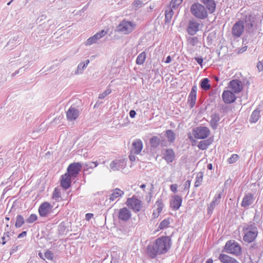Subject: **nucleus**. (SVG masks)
<instances>
[{"label": "nucleus", "instance_id": "nucleus-24", "mask_svg": "<svg viewBox=\"0 0 263 263\" xmlns=\"http://www.w3.org/2000/svg\"><path fill=\"white\" fill-rule=\"evenodd\" d=\"M254 202L253 195L251 193L246 194L243 197L241 205L245 208H248Z\"/></svg>", "mask_w": 263, "mask_h": 263}, {"label": "nucleus", "instance_id": "nucleus-1", "mask_svg": "<svg viewBox=\"0 0 263 263\" xmlns=\"http://www.w3.org/2000/svg\"><path fill=\"white\" fill-rule=\"evenodd\" d=\"M171 246V240L167 236L157 238L153 245H149L147 248V254L151 258H155L158 254L166 253Z\"/></svg>", "mask_w": 263, "mask_h": 263}, {"label": "nucleus", "instance_id": "nucleus-17", "mask_svg": "<svg viewBox=\"0 0 263 263\" xmlns=\"http://www.w3.org/2000/svg\"><path fill=\"white\" fill-rule=\"evenodd\" d=\"M223 101L227 104L233 103L236 100L234 92L230 90H224L222 94Z\"/></svg>", "mask_w": 263, "mask_h": 263}, {"label": "nucleus", "instance_id": "nucleus-48", "mask_svg": "<svg viewBox=\"0 0 263 263\" xmlns=\"http://www.w3.org/2000/svg\"><path fill=\"white\" fill-rule=\"evenodd\" d=\"M53 256V253L49 250H47L45 253V257L49 260H52Z\"/></svg>", "mask_w": 263, "mask_h": 263}, {"label": "nucleus", "instance_id": "nucleus-36", "mask_svg": "<svg viewBox=\"0 0 263 263\" xmlns=\"http://www.w3.org/2000/svg\"><path fill=\"white\" fill-rule=\"evenodd\" d=\"M89 63V60H87L84 62L80 63L77 67V71L76 72V74L82 73L83 70L86 68L88 64Z\"/></svg>", "mask_w": 263, "mask_h": 263}, {"label": "nucleus", "instance_id": "nucleus-18", "mask_svg": "<svg viewBox=\"0 0 263 263\" xmlns=\"http://www.w3.org/2000/svg\"><path fill=\"white\" fill-rule=\"evenodd\" d=\"M197 90V86L195 85L193 86L188 96L187 103L191 108H193L195 105L196 101Z\"/></svg>", "mask_w": 263, "mask_h": 263}, {"label": "nucleus", "instance_id": "nucleus-53", "mask_svg": "<svg viewBox=\"0 0 263 263\" xmlns=\"http://www.w3.org/2000/svg\"><path fill=\"white\" fill-rule=\"evenodd\" d=\"M177 184H173L170 185V190L173 193H176L177 191Z\"/></svg>", "mask_w": 263, "mask_h": 263}, {"label": "nucleus", "instance_id": "nucleus-40", "mask_svg": "<svg viewBox=\"0 0 263 263\" xmlns=\"http://www.w3.org/2000/svg\"><path fill=\"white\" fill-rule=\"evenodd\" d=\"M183 0H172L170 4L168 7H170L172 9L175 10L178 8L179 6L182 3Z\"/></svg>", "mask_w": 263, "mask_h": 263}, {"label": "nucleus", "instance_id": "nucleus-57", "mask_svg": "<svg viewBox=\"0 0 263 263\" xmlns=\"http://www.w3.org/2000/svg\"><path fill=\"white\" fill-rule=\"evenodd\" d=\"M85 166L88 168H93V163H92V162H89L85 164Z\"/></svg>", "mask_w": 263, "mask_h": 263}, {"label": "nucleus", "instance_id": "nucleus-26", "mask_svg": "<svg viewBox=\"0 0 263 263\" xmlns=\"http://www.w3.org/2000/svg\"><path fill=\"white\" fill-rule=\"evenodd\" d=\"M175 157L174 151L171 148L166 149L163 153V158L168 163L172 162Z\"/></svg>", "mask_w": 263, "mask_h": 263}, {"label": "nucleus", "instance_id": "nucleus-37", "mask_svg": "<svg viewBox=\"0 0 263 263\" xmlns=\"http://www.w3.org/2000/svg\"><path fill=\"white\" fill-rule=\"evenodd\" d=\"M146 59V53L143 51L140 53L137 57L136 62L137 65H142Z\"/></svg>", "mask_w": 263, "mask_h": 263}, {"label": "nucleus", "instance_id": "nucleus-56", "mask_svg": "<svg viewBox=\"0 0 263 263\" xmlns=\"http://www.w3.org/2000/svg\"><path fill=\"white\" fill-rule=\"evenodd\" d=\"M257 69L259 70V71H261L262 70H263V64H262V62H258V63L257 64Z\"/></svg>", "mask_w": 263, "mask_h": 263}, {"label": "nucleus", "instance_id": "nucleus-59", "mask_svg": "<svg viewBox=\"0 0 263 263\" xmlns=\"http://www.w3.org/2000/svg\"><path fill=\"white\" fill-rule=\"evenodd\" d=\"M26 235H27V232L26 231H23L18 235L17 237L18 238H23V237H25L26 236Z\"/></svg>", "mask_w": 263, "mask_h": 263}, {"label": "nucleus", "instance_id": "nucleus-47", "mask_svg": "<svg viewBox=\"0 0 263 263\" xmlns=\"http://www.w3.org/2000/svg\"><path fill=\"white\" fill-rule=\"evenodd\" d=\"M111 92V89L108 88L106 90L103 92L102 93H100L99 96V98L100 99H103L105 98L107 96L109 95Z\"/></svg>", "mask_w": 263, "mask_h": 263}, {"label": "nucleus", "instance_id": "nucleus-7", "mask_svg": "<svg viewBox=\"0 0 263 263\" xmlns=\"http://www.w3.org/2000/svg\"><path fill=\"white\" fill-rule=\"evenodd\" d=\"M126 204L129 209H132L135 213L140 212L142 207V201L135 196L128 198Z\"/></svg>", "mask_w": 263, "mask_h": 263}, {"label": "nucleus", "instance_id": "nucleus-41", "mask_svg": "<svg viewBox=\"0 0 263 263\" xmlns=\"http://www.w3.org/2000/svg\"><path fill=\"white\" fill-rule=\"evenodd\" d=\"M52 198L55 201L59 200V199L61 198V191L57 187L54 189L52 194Z\"/></svg>", "mask_w": 263, "mask_h": 263}, {"label": "nucleus", "instance_id": "nucleus-8", "mask_svg": "<svg viewBox=\"0 0 263 263\" xmlns=\"http://www.w3.org/2000/svg\"><path fill=\"white\" fill-rule=\"evenodd\" d=\"M201 27V24L199 21L192 18L189 21L186 31L189 35L193 36L199 31Z\"/></svg>", "mask_w": 263, "mask_h": 263}, {"label": "nucleus", "instance_id": "nucleus-61", "mask_svg": "<svg viewBox=\"0 0 263 263\" xmlns=\"http://www.w3.org/2000/svg\"><path fill=\"white\" fill-rule=\"evenodd\" d=\"M160 212L157 211H154L153 213V218H157L159 214H160Z\"/></svg>", "mask_w": 263, "mask_h": 263}, {"label": "nucleus", "instance_id": "nucleus-14", "mask_svg": "<svg viewBox=\"0 0 263 263\" xmlns=\"http://www.w3.org/2000/svg\"><path fill=\"white\" fill-rule=\"evenodd\" d=\"M126 166V163L124 159H116L113 160L109 165L111 171H116L124 168Z\"/></svg>", "mask_w": 263, "mask_h": 263}, {"label": "nucleus", "instance_id": "nucleus-15", "mask_svg": "<svg viewBox=\"0 0 263 263\" xmlns=\"http://www.w3.org/2000/svg\"><path fill=\"white\" fill-rule=\"evenodd\" d=\"M143 147V145L142 141L140 139H137L132 143L130 152L132 154L138 155L142 150Z\"/></svg>", "mask_w": 263, "mask_h": 263}, {"label": "nucleus", "instance_id": "nucleus-19", "mask_svg": "<svg viewBox=\"0 0 263 263\" xmlns=\"http://www.w3.org/2000/svg\"><path fill=\"white\" fill-rule=\"evenodd\" d=\"M80 111L78 109L71 106L66 112L67 120L72 121L75 120L79 116Z\"/></svg>", "mask_w": 263, "mask_h": 263}, {"label": "nucleus", "instance_id": "nucleus-16", "mask_svg": "<svg viewBox=\"0 0 263 263\" xmlns=\"http://www.w3.org/2000/svg\"><path fill=\"white\" fill-rule=\"evenodd\" d=\"M118 218L123 221H127L132 217L130 211L127 208H123L119 210L118 212Z\"/></svg>", "mask_w": 263, "mask_h": 263}, {"label": "nucleus", "instance_id": "nucleus-30", "mask_svg": "<svg viewBox=\"0 0 263 263\" xmlns=\"http://www.w3.org/2000/svg\"><path fill=\"white\" fill-rule=\"evenodd\" d=\"M220 118L218 114H214L211 116L210 125L212 129H216L218 126V123L220 121Z\"/></svg>", "mask_w": 263, "mask_h": 263}, {"label": "nucleus", "instance_id": "nucleus-45", "mask_svg": "<svg viewBox=\"0 0 263 263\" xmlns=\"http://www.w3.org/2000/svg\"><path fill=\"white\" fill-rule=\"evenodd\" d=\"M155 205L157 206L156 211L161 213L163 208V203L161 199H158L156 202Z\"/></svg>", "mask_w": 263, "mask_h": 263}, {"label": "nucleus", "instance_id": "nucleus-9", "mask_svg": "<svg viewBox=\"0 0 263 263\" xmlns=\"http://www.w3.org/2000/svg\"><path fill=\"white\" fill-rule=\"evenodd\" d=\"M210 132L207 127L200 126L194 129V135L197 139H205L209 136Z\"/></svg>", "mask_w": 263, "mask_h": 263}, {"label": "nucleus", "instance_id": "nucleus-62", "mask_svg": "<svg viewBox=\"0 0 263 263\" xmlns=\"http://www.w3.org/2000/svg\"><path fill=\"white\" fill-rule=\"evenodd\" d=\"M23 68H21L19 69L16 70L12 74V77L15 76L17 74L19 73L20 71L22 70Z\"/></svg>", "mask_w": 263, "mask_h": 263}, {"label": "nucleus", "instance_id": "nucleus-20", "mask_svg": "<svg viewBox=\"0 0 263 263\" xmlns=\"http://www.w3.org/2000/svg\"><path fill=\"white\" fill-rule=\"evenodd\" d=\"M182 199L181 197L176 195L172 197V199L170 201L171 208L175 211L178 210L181 205Z\"/></svg>", "mask_w": 263, "mask_h": 263}, {"label": "nucleus", "instance_id": "nucleus-43", "mask_svg": "<svg viewBox=\"0 0 263 263\" xmlns=\"http://www.w3.org/2000/svg\"><path fill=\"white\" fill-rule=\"evenodd\" d=\"M170 223V220L168 219H165L160 222L158 228L160 230L163 229L167 227Z\"/></svg>", "mask_w": 263, "mask_h": 263}, {"label": "nucleus", "instance_id": "nucleus-44", "mask_svg": "<svg viewBox=\"0 0 263 263\" xmlns=\"http://www.w3.org/2000/svg\"><path fill=\"white\" fill-rule=\"evenodd\" d=\"M37 219V216L35 214H31L29 217L26 219V221L28 223H32L35 221Z\"/></svg>", "mask_w": 263, "mask_h": 263}, {"label": "nucleus", "instance_id": "nucleus-54", "mask_svg": "<svg viewBox=\"0 0 263 263\" xmlns=\"http://www.w3.org/2000/svg\"><path fill=\"white\" fill-rule=\"evenodd\" d=\"M19 247H20L19 246H13L12 247V249H11V250L10 252V254H12L15 253L18 250Z\"/></svg>", "mask_w": 263, "mask_h": 263}, {"label": "nucleus", "instance_id": "nucleus-11", "mask_svg": "<svg viewBox=\"0 0 263 263\" xmlns=\"http://www.w3.org/2000/svg\"><path fill=\"white\" fill-rule=\"evenodd\" d=\"M82 168V164L80 162H74L70 164L67 168V174L70 176L76 177Z\"/></svg>", "mask_w": 263, "mask_h": 263}, {"label": "nucleus", "instance_id": "nucleus-58", "mask_svg": "<svg viewBox=\"0 0 263 263\" xmlns=\"http://www.w3.org/2000/svg\"><path fill=\"white\" fill-rule=\"evenodd\" d=\"M129 116L133 118L135 117L136 115V111L134 110H131L130 111H129Z\"/></svg>", "mask_w": 263, "mask_h": 263}, {"label": "nucleus", "instance_id": "nucleus-10", "mask_svg": "<svg viewBox=\"0 0 263 263\" xmlns=\"http://www.w3.org/2000/svg\"><path fill=\"white\" fill-rule=\"evenodd\" d=\"M245 28L244 22L243 21H239L237 22L233 26L232 33L234 37H240Z\"/></svg>", "mask_w": 263, "mask_h": 263}, {"label": "nucleus", "instance_id": "nucleus-6", "mask_svg": "<svg viewBox=\"0 0 263 263\" xmlns=\"http://www.w3.org/2000/svg\"><path fill=\"white\" fill-rule=\"evenodd\" d=\"M135 27L136 24L133 22L123 20L118 25L117 30L124 34H128L135 29Z\"/></svg>", "mask_w": 263, "mask_h": 263}, {"label": "nucleus", "instance_id": "nucleus-35", "mask_svg": "<svg viewBox=\"0 0 263 263\" xmlns=\"http://www.w3.org/2000/svg\"><path fill=\"white\" fill-rule=\"evenodd\" d=\"M201 88L205 91L209 90L211 85L209 83V80L208 78L203 79L200 82Z\"/></svg>", "mask_w": 263, "mask_h": 263}, {"label": "nucleus", "instance_id": "nucleus-46", "mask_svg": "<svg viewBox=\"0 0 263 263\" xmlns=\"http://www.w3.org/2000/svg\"><path fill=\"white\" fill-rule=\"evenodd\" d=\"M238 156L237 154H233L228 159V162L230 164H232L236 162L238 159Z\"/></svg>", "mask_w": 263, "mask_h": 263}, {"label": "nucleus", "instance_id": "nucleus-12", "mask_svg": "<svg viewBox=\"0 0 263 263\" xmlns=\"http://www.w3.org/2000/svg\"><path fill=\"white\" fill-rule=\"evenodd\" d=\"M229 88L234 93H238L243 89V84L240 80L235 79L231 81L228 85Z\"/></svg>", "mask_w": 263, "mask_h": 263}, {"label": "nucleus", "instance_id": "nucleus-25", "mask_svg": "<svg viewBox=\"0 0 263 263\" xmlns=\"http://www.w3.org/2000/svg\"><path fill=\"white\" fill-rule=\"evenodd\" d=\"M199 42L198 38L196 36L195 37H187V51L190 53H192L194 51V49L192 47V46H195L197 45V44Z\"/></svg>", "mask_w": 263, "mask_h": 263}, {"label": "nucleus", "instance_id": "nucleus-38", "mask_svg": "<svg viewBox=\"0 0 263 263\" xmlns=\"http://www.w3.org/2000/svg\"><path fill=\"white\" fill-rule=\"evenodd\" d=\"M211 142L209 140H202L199 142L198 147L201 150H205L208 148Z\"/></svg>", "mask_w": 263, "mask_h": 263}, {"label": "nucleus", "instance_id": "nucleus-39", "mask_svg": "<svg viewBox=\"0 0 263 263\" xmlns=\"http://www.w3.org/2000/svg\"><path fill=\"white\" fill-rule=\"evenodd\" d=\"M25 220L21 215H18L16 218V222L15 223V227L16 228L21 227L25 223Z\"/></svg>", "mask_w": 263, "mask_h": 263}, {"label": "nucleus", "instance_id": "nucleus-51", "mask_svg": "<svg viewBox=\"0 0 263 263\" xmlns=\"http://www.w3.org/2000/svg\"><path fill=\"white\" fill-rule=\"evenodd\" d=\"M215 207V205H213L212 203H211L208 208V214H211L213 213V210Z\"/></svg>", "mask_w": 263, "mask_h": 263}, {"label": "nucleus", "instance_id": "nucleus-13", "mask_svg": "<svg viewBox=\"0 0 263 263\" xmlns=\"http://www.w3.org/2000/svg\"><path fill=\"white\" fill-rule=\"evenodd\" d=\"M52 205L48 202L42 203L39 208V213L41 217L47 216L52 209Z\"/></svg>", "mask_w": 263, "mask_h": 263}, {"label": "nucleus", "instance_id": "nucleus-21", "mask_svg": "<svg viewBox=\"0 0 263 263\" xmlns=\"http://www.w3.org/2000/svg\"><path fill=\"white\" fill-rule=\"evenodd\" d=\"M106 34V32L103 30H101V31H99V32H97L95 35L90 37L89 39H88L87 40V41L86 42V45L89 46L94 43H97L98 40H99L100 39L102 38Z\"/></svg>", "mask_w": 263, "mask_h": 263}, {"label": "nucleus", "instance_id": "nucleus-5", "mask_svg": "<svg viewBox=\"0 0 263 263\" xmlns=\"http://www.w3.org/2000/svg\"><path fill=\"white\" fill-rule=\"evenodd\" d=\"M222 252L235 256H238L241 254V248L239 243L235 240H230L226 243Z\"/></svg>", "mask_w": 263, "mask_h": 263}, {"label": "nucleus", "instance_id": "nucleus-29", "mask_svg": "<svg viewBox=\"0 0 263 263\" xmlns=\"http://www.w3.org/2000/svg\"><path fill=\"white\" fill-rule=\"evenodd\" d=\"M174 9L170 7L167 6L165 10V23L168 24L171 22L172 17L174 14Z\"/></svg>", "mask_w": 263, "mask_h": 263}, {"label": "nucleus", "instance_id": "nucleus-32", "mask_svg": "<svg viewBox=\"0 0 263 263\" xmlns=\"http://www.w3.org/2000/svg\"><path fill=\"white\" fill-rule=\"evenodd\" d=\"M164 135L170 143H173L175 141L176 135L172 130L169 129L166 130Z\"/></svg>", "mask_w": 263, "mask_h": 263}, {"label": "nucleus", "instance_id": "nucleus-52", "mask_svg": "<svg viewBox=\"0 0 263 263\" xmlns=\"http://www.w3.org/2000/svg\"><path fill=\"white\" fill-rule=\"evenodd\" d=\"M191 185V181L190 180H186L183 185L184 186V190H189L190 186Z\"/></svg>", "mask_w": 263, "mask_h": 263}, {"label": "nucleus", "instance_id": "nucleus-64", "mask_svg": "<svg viewBox=\"0 0 263 263\" xmlns=\"http://www.w3.org/2000/svg\"><path fill=\"white\" fill-rule=\"evenodd\" d=\"M247 46H245L240 49V52H243L247 50Z\"/></svg>", "mask_w": 263, "mask_h": 263}, {"label": "nucleus", "instance_id": "nucleus-50", "mask_svg": "<svg viewBox=\"0 0 263 263\" xmlns=\"http://www.w3.org/2000/svg\"><path fill=\"white\" fill-rule=\"evenodd\" d=\"M142 4V2L140 0L135 1L133 3V6L136 8V9L140 8Z\"/></svg>", "mask_w": 263, "mask_h": 263}, {"label": "nucleus", "instance_id": "nucleus-3", "mask_svg": "<svg viewBox=\"0 0 263 263\" xmlns=\"http://www.w3.org/2000/svg\"><path fill=\"white\" fill-rule=\"evenodd\" d=\"M242 232L244 234L243 241L249 243L254 241L258 235V228L253 221L244 223L242 226Z\"/></svg>", "mask_w": 263, "mask_h": 263}, {"label": "nucleus", "instance_id": "nucleus-63", "mask_svg": "<svg viewBox=\"0 0 263 263\" xmlns=\"http://www.w3.org/2000/svg\"><path fill=\"white\" fill-rule=\"evenodd\" d=\"M172 61V58L171 56L168 55L166 57L165 62L166 63H170Z\"/></svg>", "mask_w": 263, "mask_h": 263}, {"label": "nucleus", "instance_id": "nucleus-4", "mask_svg": "<svg viewBox=\"0 0 263 263\" xmlns=\"http://www.w3.org/2000/svg\"><path fill=\"white\" fill-rule=\"evenodd\" d=\"M191 12L196 18L204 20L208 16V11L204 6L199 3H195L191 6Z\"/></svg>", "mask_w": 263, "mask_h": 263}, {"label": "nucleus", "instance_id": "nucleus-31", "mask_svg": "<svg viewBox=\"0 0 263 263\" xmlns=\"http://www.w3.org/2000/svg\"><path fill=\"white\" fill-rule=\"evenodd\" d=\"M160 139L158 136H153L149 139V144L152 148H157L160 144Z\"/></svg>", "mask_w": 263, "mask_h": 263}, {"label": "nucleus", "instance_id": "nucleus-27", "mask_svg": "<svg viewBox=\"0 0 263 263\" xmlns=\"http://www.w3.org/2000/svg\"><path fill=\"white\" fill-rule=\"evenodd\" d=\"M218 259L222 263H239L236 259L223 253L219 254Z\"/></svg>", "mask_w": 263, "mask_h": 263}, {"label": "nucleus", "instance_id": "nucleus-42", "mask_svg": "<svg viewBox=\"0 0 263 263\" xmlns=\"http://www.w3.org/2000/svg\"><path fill=\"white\" fill-rule=\"evenodd\" d=\"M202 179H203V174L202 173H200L197 174L196 177V181L194 184V186L195 187H198L199 186L202 182Z\"/></svg>", "mask_w": 263, "mask_h": 263}, {"label": "nucleus", "instance_id": "nucleus-33", "mask_svg": "<svg viewBox=\"0 0 263 263\" xmlns=\"http://www.w3.org/2000/svg\"><path fill=\"white\" fill-rule=\"evenodd\" d=\"M260 117V111L258 109H255L252 113L250 118V122L251 123H256Z\"/></svg>", "mask_w": 263, "mask_h": 263}, {"label": "nucleus", "instance_id": "nucleus-55", "mask_svg": "<svg viewBox=\"0 0 263 263\" xmlns=\"http://www.w3.org/2000/svg\"><path fill=\"white\" fill-rule=\"evenodd\" d=\"M195 60L198 63V64L202 66L203 59L201 57H196L195 58Z\"/></svg>", "mask_w": 263, "mask_h": 263}, {"label": "nucleus", "instance_id": "nucleus-49", "mask_svg": "<svg viewBox=\"0 0 263 263\" xmlns=\"http://www.w3.org/2000/svg\"><path fill=\"white\" fill-rule=\"evenodd\" d=\"M9 234H10V232L8 231H7L4 233V236L2 237V240H3L2 244L3 245H4L6 243V241L9 239Z\"/></svg>", "mask_w": 263, "mask_h": 263}, {"label": "nucleus", "instance_id": "nucleus-34", "mask_svg": "<svg viewBox=\"0 0 263 263\" xmlns=\"http://www.w3.org/2000/svg\"><path fill=\"white\" fill-rule=\"evenodd\" d=\"M222 193V191H217L211 203L216 206L218 205L220 202Z\"/></svg>", "mask_w": 263, "mask_h": 263}, {"label": "nucleus", "instance_id": "nucleus-22", "mask_svg": "<svg viewBox=\"0 0 263 263\" xmlns=\"http://www.w3.org/2000/svg\"><path fill=\"white\" fill-rule=\"evenodd\" d=\"M71 177L69 174L67 173L61 176V185L63 188L65 190L69 188L71 182Z\"/></svg>", "mask_w": 263, "mask_h": 263}, {"label": "nucleus", "instance_id": "nucleus-23", "mask_svg": "<svg viewBox=\"0 0 263 263\" xmlns=\"http://www.w3.org/2000/svg\"><path fill=\"white\" fill-rule=\"evenodd\" d=\"M124 195V192L118 188H116L112 191L111 194L106 196V201L109 200L110 202L115 201L118 197Z\"/></svg>", "mask_w": 263, "mask_h": 263}, {"label": "nucleus", "instance_id": "nucleus-60", "mask_svg": "<svg viewBox=\"0 0 263 263\" xmlns=\"http://www.w3.org/2000/svg\"><path fill=\"white\" fill-rule=\"evenodd\" d=\"M129 158L131 161H134L136 160L135 156L134 155V154H132L131 153L129 156Z\"/></svg>", "mask_w": 263, "mask_h": 263}, {"label": "nucleus", "instance_id": "nucleus-28", "mask_svg": "<svg viewBox=\"0 0 263 263\" xmlns=\"http://www.w3.org/2000/svg\"><path fill=\"white\" fill-rule=\"evenodd\" d=\"M201 2L205 5L209 13H212L215 11L216 4L214 0H201Z\"/></svg>", "mask_w": 263, "mask_h": 263}, {"label": "nucleus", "instance_id": "nucleus-2", "mask_svg": "<svg viewBox=\"0 0 263 263\" xmlns=\"http://www.w3.org/2000/svg\"><path fill=\"white\" fill-rule=\"evenodd\" d=\"M262 19L259 15L250 14L246 16L244 25L247 32L250 35H255L261 30Z\"/></svg>", "mask_w": 263, "mask_h": 263}]
</instances>
